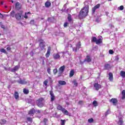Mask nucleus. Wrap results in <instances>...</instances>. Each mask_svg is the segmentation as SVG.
<instances>
[{"label":"nucleus","instance_id":"0eeeda50","mask_svg":"<svg viewBox=\"0 0 125 125\" xmlns=\"http://www.w3.org/2000/svg\"><path fill=\"white\" fill-rule=\"evenodd\" d=\"M50 95L51 96V102H53L54 100H55V96L53 93V91L51 90L49 91Z\"/></svg>","mask_w":125,"mask_h":125},{"label":"nucleus","instance_id":"9d476101","mask_svg":"<svg viewBox=\"0 0 125 125\" xmlns=\"http://www.w3.org/2000/svg\"><path fill=\"white\" fill-rule=\"evenodd\" d=\"M100 7V4H98L96 6L93 7L92 10V13L93 14L95 13V10H96V9H98V8H99Z\"/></svg>","mask_w":125,"mask_h":125},{"label":"nucleus","instance_id":"bb28decb","mask_svg":"<svg viewBox=\"0 0 125 125\" xmlns=\"http://www.w3.org/2000/svg\"><path fill=\"white\" fill-rule=\"evenodd\" d=\"M120 76L122 78H125V71H121L120 72Z\"/></svg>","mask_w":125,"mask_h":125},{"label":"nucleus","instance_id":"f03ea898","mask_svg":"<svg viewBox=\"0 0 125 125\" xmlns=\"http://www.w3.org/2000/svg\"><path fill=\"white\" fill-rule=\"evenodd\" d=\"M57 109L59 111H61V112H62L64 115H66V116L69 115V111H68V110H66L65 108H63V107H62V105L60 104H57Z\"/></svg>","mask_w":125,"mask_h":125},{"label":"nucleus","instance_id":"cd10ccee","mask_svg":"<svg viewBox=\"0 0 125 125\" xmlns=\"http://www.w3.org/2000/svg\"><path fill=\"white\" fill-rule=\"evenodd\" d=\"M23 92L24 94H29V89L23 88Z\"/></svg>","mask_w":125,"mask_h":125},{"label":"nucleus","instance_id":"f3484780","mask_svg":"<svg viewBox=\"0 0 125 125\" xmlns=\"http://www.w3.org/2000/svg\"><path fill=\"white\" fill-rule=\"evenodd\" d=\"M81 46H82V42H81L80 41L78 42V43L76 45V49H75L76 50H77V49H80Z\"/></svg>","mask_w":125,"mask_h":125},{"label":"nucleus","instance_id":"5fc2aeb1","mask_svg":"<svg viewBox=\"0 0 125 125\" xmlns=\"http://www.w3.org/2000/svg\"><path fill=\"white\" fill-rule=\"evenodd\" d=\"M24 18H25V19H28V16H27L26 14H24Z\"/></svg>","mask_w":125,"mask_h":125},{"label":"nucleus","instance_id":"338daca9","mask_svg":"<svg viewBox=\"0 0 125 125\" xmlns=\"http://www.w3.org/2000/svg\"><path fill=\"white\" fill-rule=\"evenodd\" d=\"M0 35H1V34H0Z\"/></svg>","mask_w":125,"mask_h":125},{"label":"nucleus","instance_id":"a211bd4d","mask_svg":"<svg viewBox=\"0 0 125 125\" xmlns=\"http://www.w3.org/2000/svg\"><path fill=\"white\" fill-rule=\"evenodd\" d=\"M53 57L55 60H56L60 58V55H59V54H54L53 55Z\"/></svg>","mask_w":125,"mask_h":125},{"label":"nucleus","instance_id":"de8ad7c7","mask_svg":"<svg viewBox=\"0 0 125 125\" xmlns=\"http://www.w3.org/2000/svg\"><path fill=\"white\" fill-rule=\"evenodd\" d=\"M68 22H64V24H63V27H64V28H66V27H68Z\"/></svg>","mask_w":125,"mask_h":125},{"label":"nucleus","instance_id":"a18cd8bd","mask_svg":"<svg viewBox=\"0 0 125 125\" xmlns=\"http://www.w3.org/2000/svg\"><path fill=\"white\" fill-rule=\"evenodd\" d=\"M0 25L1 28H2V29H5V27L4 26V25H2V22H0Z\"/></svg>","mask_w":125,"mask_h":125},{"label":"nucleus","instance_id":"3c124183","mask_svg":"<svg viewBox=\"0 0 125 125\" xmlns=\"http://www.w3.org/2000/svg\"><path fill=\"white\" fill-rule=\"evenodd\" d=\"M108 115H109V110H108L105 112V117H107V116H108Z\"/></svg>","mask_w":125,"mask_h":125},{"label":"nucleus","instance_id":"8fccbe9b","mask_svg":"<svg viewBox=\"0 0 125 125\" xmlns=\"http://www.w3.org/2000/svg\"><path fill=\"white\" fill-rule=\"evenodd\" d=\"M42 111L40 110H36V114H41Z\"/></svg>","mask_w":125,"mask_h":125},{"label":"nucleus","instance_id":"680f3d73","mask_svg":"<svg viewBox=\"0 0 125 125\" xmlns=\"http://www.w3.org/2000/svg\"><path fill=\"white\" fill-rule=\"evenodd\" d=\"M52 18H53V19H54V17H52Z\"/></svg>","mask_w":125,"mask_h":125},{"label":"nucleus","instance_id":"473e14b6","mask_svg":"<svg viewBox=\"0 0 125 125\" xmlns=\"http://www.w3.org/2000/svg\"><path fill=\"white\" fill-rule=\"evenodd\" d=\"M66 123V120H61V125H65V124Z\"/></svg>","mask_w":125,"mask_h":125},{"label":"nucleus","instance_id":"603ef678","mask_svg":"<svg viewBox=\"0 0 125 125\" xmlns=\"http://www.w3.org/2000/svg\"><path fill=\"white\" fill-rule=\"evenodd\" d=\"M6 50L8 51H10V50H11V48L10 47H8L6 48Z\"/></svg>","mask_w":125,"mask_h":125},{"label":"nucleus","instance_id":"4be33fe9","mask_svg":"<svg viewBox=\"0 0 125 125\" xmlns=\"http://www.w3.org/2000/svg\"><path fill=\"white\" fill-rule=\"evenodd\" d=\"M39 46L42 50H43L44 47H45V44L44 43H39Z\"/></svg>","mask_w":125,"mask_h":125},{"label":"nucleus","instance_id":"a19ab883","mask_svg":"<svg viewBox=\"0 0 125 125\" xmlns=\"http://www.w3.org/2000/svg\"><path fill=\"white\" fill-rule=\"evenodd\" d=\"M48 83V81H47V80H45L43 82V84H44V85H45V86H47V83Z\"/></svg>","mask_w":125,"mask_h":125},{"label":"nucleus","instance_id":"2f4dec72","mask_svg":"<svg viewBox=\"0 0 125 125\" xmlns=\"http://www.w3.org/2000/svg\"><path fill=\"white\" fill-rule=\"evenodd\" d=\"M92 104L94 107H97V106H98V103H97L96 101H94Z\"/></svg>","mask_w":125,"mask_h":125},{"label":"nucleus","instance_id":"1a4fd4ad","mask_svg":"<svg viewBox=\"0 0 125 125\" xmlns=\"http://www.w3.org/2000/svg\"><path fill=\"white\" fill-rule=\"evenodd\" d=\"M110 103H112L113 105H117L118 103V100L116 98H112L109 100Z\"/></svg>","mask_w":125,"mask_h":125},{"label":"nucleus","instance_id":"052dcab7","mask_svg":"<svg viewBox=\"0 0 125 125\" xmlns=\"http://www.w3.org/2000/svg\"><path fill=\"white\" fill-rule=\"evenodd\" d=\"M109 0V1H111V0Z\"/></svg>","mask_w":125,"mask_h":125},{"label":"nucleus","instance_id":"ea45409f","mask_svg":"<svg viewBox=\"0 0 125 125\" xmlns=\"http://www.w3.org/2000/svg\"><path fill=\"white\" fill-rule=\"evenodd\" d=\"M30 24L31 25H35V20H31L30 21Z\"/></svg>","mask_w":125,"mask_h":125},{"label":"nucleus","instance_id":"0e129e2a","mask_svg":"<svg viewBox=\"0 0 125 125\" xmlns=\"http://www.w3.org/2000/svg\"><path fill=\"white\" fill-rule=\"evenodd\" d=\"M8 87V88H9V87H10V86H9V87Z\"/></svg>","mask_w":125,"mask_h":125},{"label":"nucleus","instance_id":"c9c22d12","mask_svg":"<svg viewBox=\"0 0 125 125\" xmlns=\"http://www.w3.org/2000/svg\"><path fill=\"white\" fill-rule=\"evenodd\" d=\"M38 42H39V43H45L43 39H40L39 40Z\"/></svg>","mask_w":125,"mask_h":125},{"label":"nucleus","instance_id":"2eb2a0df","mask_svg":"<svg viewBox=\"0 0 125 125\" xmlns=\"http://www.w3.org/2000/svg\"><path fill=\"white\" fill-rule=\"evenodd\" d=\"M108 80H109L110 82H112L113 80V73L112 72H109L108 73Z\"/></svg>","mask_w":125,"mask_h":125},{"label":"nucleus","instance_id":"5701e85b","mask_svg":"<svg viewBox=\"0 0 125 125\" xmlns=\"http://www.w3.org/2000/svg\"><path fill=\"white\" fill-rule=\"evenodd\" d=\"M122 97H121V99H122V100H125V90H123L122 92Z\"/></svg>","mask_w":125,"mask_h":125},{"label":"nucleus","instance_id":"20e7f679","mask_svg":"<svg viewBox=\"0 0 125 125\" xmlns=\"http://www.w3.org/2000/svg\"><path fill=\"white\" fill-rule=\"evenodd\" d=\"M44 100L43 98H40L36 101V104L38 107L40 108H42L43 107V103L42 101Z\"/></svg>","mask_w":125,"mask_h":125},{"label":"nucleus","instance_id":"b1692460","mask_svg":"<svg viewBox=\"0 0 125 125\" xmlns=\"http://www.w3.org/2000/svg\"><path fill=\"white\" fill-rule=\"evenodd\" d=\"M74 75H75V71L72 69L69 73V78H72Z\"/></svg>","mask_w":125,"mask_h":125},{"label":"nucleus","instance_id":"c03bdc74","mask_svg":"<svg viewBox=\"0 0 125 125\" xmlns=\"http://www.w3.org/2000/svg\"><path fill=\"white\" fill-rule=\"evenodd\" d=\"M73 83L75 86H78V83H77V81L75 80L73 81Z\"/></svg>","mask_w":125,"mask_h":125},{"label":"nucleus","instance_id":"e433bc0d","mask_svg":"<svg viewBox=\"0 0 125 125\" xmlns=\"http://www.w3.org/2000/svg\"><path fill=\"white\" fill-rule=\"evenodd\" d=\"M47 122H48V119H47V118L43 119V123H44L45 125H46V123H47Z\"/></svg>","mask_w":125,"mask_h":125},{"label":"nucleus","instance_id":"37998d69","mask_svg":"<svg viewBox=\"0 0 125 125\" xmlns=\"http://www.w3.org/2000/svg\"><path fill=\"white\" fill-rule=\"evenodd\" d=\"M93 118H91V119H89L88 120V123H89L90 124H91V123H93Z\"/></svg>","mask_w":125,"mask_h":125},{"label":"nucleus","instance_id":"13d9d810","mask_svg":"<svg viewBox=\"0 0 125 125\" xmlns=\"http://www.w3.org/2000/svg\"><path fill=\"white\" fill-rule=\"evenodd\" d=\"M2 122H3V124H5V123H6L5 120H2Z\"/></svg>","mask_w":125,"mask_h":125},{"label":"nucleus","instance_id":"f8f14e48","mask_svg":"<svg viewBox=\"0 0 125 125\" xmlns=\"http://www.w3.org/2000/svg\"><path fill=\"white\" fill-rule=\"evenodd\" d=\"M17 82L20 84H27V83H28V82L26 81V80H21L20 81H18Z\"/></svg>","mask_w":125,"mask_h":125},{"label":"nucleus","instance_id":"c756f323","mask_svg":"<svg viewBox=\"0 0 125 125\" xmlns=\"http://www.w3.org/2000/svg\"><path fill=\"white\" fill-rule=\"evenodd\" d=\"M16 8L17 9H20L21 8L20 7V3L19 2L16 3Z\"/></svg>","mask_w":125,"mask_h":125},{"label":"nucleus","instance_id":"a878e982","mask_svg":"<svg viewBox=\"0 0 125 125\" xmlns=\"http://www.w3.org/2000/svg\"><path fill=\"white\" fill-rule=\"evenodd\" d=\"M10 16L13 18L15 17V11L14 10L12 11L10 13Z\"/></svg>","mask_w":125,"mask_h":125},{"label":"nucleus","instance_id":"6e6d98bb","mask_svg":"<svg viewBox=\"0 0 125 125\" xmlns=\"http://www.w3.org/2000/svg\"><path fill=\"white\" fill-rule=\"evenodd\" d=\"M25 15H28V14H31V13L30 12H25Z\"/></svg>","mask_w":125,"mask_h":125},{"label":"nucleus","instance_id":"f704fd0d","mask_svg":"<svg viewBox=\"0 0 125 125\" xmlns=\"http://www.w3.org/2000/svg\"><path fill=\"white\" fill-rule=\"evenodd\" d=\"M104 69L105 70H108V69H110V64H106L104 65Z\"/></svg>","mask_w":125,"mask_h":125},{"label":"nucleus","instance_id":"39448f33","mask_svg":"<svg viewBox=\"0 0 125 125\" xmlns=\"http://www.w3.org/2000/svg\"><path fill=\"white\" fill-rule=\"evenodd\" d=\"M94 87H95L96 90L98 91L102 87L101 84H99L98 83H94Z\"/></svg>","mask_w":125,"mask_h":125},{"label":"nucleus","instance_id":"79ce46f5","mask_svg":"<svg viewBox=\"0 0 125 125\" xmlns=\"http://www.w3.org/2000/svg\"><path fill=\"white\" fill-rule=\"evenodd\" d=\"M57 72H58L57 68H55L53 69L54 75H56V74H57Z\"/></svg>","mask_w":125,"mask_h":125},{"label":"nucleus","instance_id":"4468645a","mask_svg":"<svg viewBox=\"0 0 125 125\" xmlns=\"http://www.w3.org/2000/svg\"><path fill=\"white\" fill-rule=\"evenodd\" d=\"M65 68H66V66H65V65H62V66L60 67L59 69L60 73H61V74H62L64 72V71H65Z\"/></svg>","mask_w":125,"mask_h":125},{"label":"nucleus","instance_id":"e2e57ef3","mask_svg":"<svg viewBox=\"0 0 125 125\" xmlns=\"http://www.w3.org/2000/svg\"><path fill=\"white\" fill-rule=\"evenodd\" d=\"M12 2L13 3V1H12Z\"/></svg>","mask_w":125,"mask_h":125},{"label":"nucleus","instance_id":"69168bd1","mask_svg":"<svg viewBox=\"0 0 125 125\" xmlns=\"http://www.w3.org/2000/svg\"><path fill=\"white\" fill-rule=\"evenodd\" d=\"M84 88H85V87H84Z\"/></svg>","mask_w":125,"mask_h":125},{"label":"nucleus","instance_id":"c85d7f7f","mask_svg":"<svg viewBox=\"0 0 125 125\" xmlns=\"http://www.w3.org/2000/svg\"><path fill=\"white\" fill-rule=\"evenodd\" d=\"M97 41V38L95 37H93L91 38V42H96V41Z\"/></svg>","mask_w":125,"mask_h":125},{"label":"nucleus","instance_id":"412c9836","mask_svg":"<svg viewBox=\"0 0 125 125\" xmlns=\"http://www.w3.org/2000/svg\"><path fill=\"white\" fill-rule=\"evenodd\" d=\"M14 96L15 99H18L19 98V93L17 91H15L14 93Z\"/></svg>","mask_w":125,"mask_h":125},{"label":"nucleus","instance_id":"ddd939ff","mask_svg":"<svg viewBox=\"0 0 125 125\" xmlns=\"http://www.w3.org/2000/svg\"><path fill=\"white\" fill-rule=\"evenodd\" d=\"M84 62H88V63L91 62V58L89 55L86 56V59L84 60Z\"/></svg>","mask_w":125,"mask_h":125},{"label":"nucleus","instance_id":"393cba45","mask_svg":"<svg viewBox=\"0 0 125 125\" xmlns=\"http://www.w3.org/2000/svg\"><path fill=\"white\" fill-rule=\"evenodd\" d=\"M59 84H61V85H65L66 84V82L64 81H59L58 82Z\"/></svg>","mask_w":125,"mask_h":125},{"label":"nucleus","instance_id":"58836bf2","mask_svg":"<svg viewBox=\"0 0 125 125\" xmlns=\"http://www.w3.org/2000/svg\"><path fill=\"white\" fill-rule=\"evenodd\" d=\"M27 120L28 122H30V123H32L33 122V119L31 117H27Z\"/></svg>","mask_w":125,"mask_h":125},{"label":"nucleus","instance_id":"6ab92c4d","mask_svg":"<svg viewBox=\"0 0 125 125\" xmlns=\"http://www.w3.org/2000/svg\"><path fill=\"white\" fill-rule=\"evenodd\" d=\"M103 42V39L100 38L98 40H97V41H96V43L97 44H101Z\"/></svg>","mask_w":125,"mask_h":125},{"label":"nucleus","instance_id":"dca6fc26","mask_svg":"<svg viewBox=\"0 0 125 125\" xmlns=\"http://www.w3.org/2000/svg\"><path fill=\"white\" fill-rule=\"evenodd\" d=\"M51 5V2H50V1H47L45 2V6L47 8H48L50 7Z\"/></svg>","mask_w":125,"mask_h":125},{"label":"nucleus","instance_id":"6e6552de","mask_svg":"<svg viewBox=\"0 0 125 125\" xmlns=\"http://www.w3.org/2000/svg\"><path fill=\"white\" fill-rule=\"evenodd\" d=\"M36 113V109L33 108H31L28 112V115H30L31 116H34Z\"/></svg>","mask_w":125,"mask_h":125},{"label":"nucleus","instance_id":"7ed1b4c3","mask_svg":"<svg viewBox=\"0 0 125 125\" xmlns=\"http://www.w3.org/2000/svg\"><path fill=\"white\" fill-rule=\"evenodd\" d=\"M23 13L24 12L22 10H21L19 13L15 14V17L16 19H17L18 21H20V20H21L22 17H23Z\"/></svg>","mask_w":125,"mask_h":125},{"label":"nucleus","instance_id":"864d4df0","mask_svg":"<svg viewBox=\"0 0 125 125\" xmlns=\"http://www.w3.org/2000/svg\"><path fill=\"white\" fill-rule=\"evenodd\" d=\"M83 101H79V103H78V104H79V105H82V104H83Z\"/></svg>","mask_w":125,"mask_h":125},{"label":"nucleus","instance_id":"9b49d317","mask_svg":"<svg viewBox=\"0 0 125 125\" xmlns=\"http://www.w3.org/2000/svg\"><path fill=\"white\" fill-rule=\"evenodd\" d=\"M19 68H20V65H16L11 69V72L12 73H15L16 71L19 70Z\"/></svg>","mask_w":125,"mask_h":125},{"label":"nucleus","instance_id":"49530a36","mask_svg":"<svg viewBox=\"0 0 125 125\" xmlns=\"http://www.w3.org/2000/svg\"><path fill=\"white\" fill-rule=\"evenodd\" d=\"M118 9H119V10H124V6H123V5L120 6L118 8Z\"/></svg>","mask_w":125,"mask_h":125},{"label":"nucleus","instance_id":"72a5a7b5","mask_svg":"<svg viewBox=\"0 0 125 125\" xmlns=\"http://www.w3.org/2000/svg\"><path fill=\"white\" fill-rule=\"evenodd\" d=\"M0 52H3L5 54H7V52H6V50H5V49H4V48H1V49H0Z\"/></svg>","mask_w":125,"mask_h":125},{"label":"nucleus","instance_id":"4c0bfd02","mask_svg":"<svg viewBox=\"0 0 125 125\" xmlns=\"http://www.w3.org/2000/svg\"><path fill=\"white\" fill-rule=\"evenodd\" d=\"M51 69H50V67H48L47 69V72L49 75H50L51 74Z\"/></svg>","mask_w":125,"mask_h":125},{"label":"nucleus","instance_id":"7c9ffc66","mask_svg":"<svg viewBox=\"0 0 125 125\" xmlns=\"http://www.w3.org/2000/svg\"><path fill=\"white\" fill-rule=\"evenodd\" d=\"M67 19L69 22L72 21V16L71 14H69L67 17Z\"/></svg>","mask_w":125,"mask_h":125},{"label":"nucleus","instance_id":"4d7b16f0","mask_svg":"<svg viewBox=\"0 0 125 125\" xmlns=\"http://www.w3.org/2000/svg\"><path fill=\"white\" fill-rule=\"evenodd\" d=\"M48 21H51V18H48Z\"/></svg>","mask_w":125,"mask_h":125},{"label":"nucleus","instance_id":"f257e3e1","mask_svg":"<svg viewBox=\"0 0 125 125\" xmlns=\"http://www.w3.org/2000/svg\"><path fill=\"white\" fill-rule=\"evenodd\" d=\"M89 12V6L88 5H86L83 7L79 12L78 15L79 18L80 19H83L85 18L86 16L88 15V12Z\"/></svg>","mask_w":125,"mask_h":125},{"label":"nucleus","instance_id":"bf43d9fd","mask_svg":"<svg viewBox=\"0 0 125 125\" xmlns=\"http://www.w3.org/2000/svg\"><path fill=\"white\" fill-rule=\"evenodd\" d=\"M0 16H2V17H3V15L0 13Z\"/></svg>","mask_w":125,"mask_h":125},{"label":"nucleus","instance_id":"aec40b11","mask_svg":"<svg viewBox=\"0 0 125 125\" xmlns=\"http://www.w3.org/2000/svg\"><path fill=\"white\" fill-rule=\"evenodd\" d=\"M118 124L119 125H124V121L123 120V118H119Z\"/></svg>","mask_w":125,"mask_h":125},{"label":"nucleus","instance_id":"423d86ee","mask_svg":"<svg viewBox=\"0 0 125 125\" xmlns=\"http://www.w3.org/2000/svg\"><path fill=\"white\" fill-rule=\"evenodd\" d=\"M50 51H51V46H49L48 47L47 52L45 54V57L46 58H48L50 56Z\"/></svg>","mask_w":125,"mask_h":125},{"label":"nucleus","instance_id":"09e8293b","mask_svg":"<svg viewBox=\"0 0 125 125\" xmlns=\"http://www.w3.org/2000/svg\"><path fill=\"white\" fill-rule=\"evenodd\" d=\"M114 51H113V50L110 49L109 50V54H114Z\"/></svg>","mask_w":125,"mask_h":125}]
</instances>
